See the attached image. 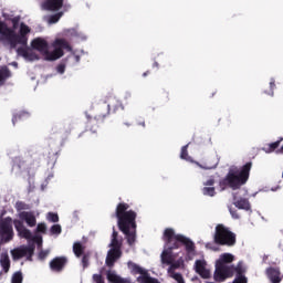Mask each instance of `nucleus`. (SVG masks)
Instances as JSON below:
<instances>
[{"instance_id":"nucleus-1","label":"nucleus","mask_w":283,"mask_h":283,"mask_svg":"<svg viewBox=\"0 0 283 283\" xmlns=\"http://www.w3.org/2000/svg\"><path fill=\"white\" fill-rule=\"evenodd\" d=\"M115 218H117V226L119 231L124 233L127 243L132 247L136 242V218L138 213L129 210V203L119 202L115 210Z\"/></svg>"},{"instance_id":"nucleus-2","label":"nucleus","mask_w":283,"mask_h":283,"mask_svg":"<svg viewBox=\"0 0 283 283\" xmlns=\"http://www.w3.org/2000/svg\"><path fill=\"white\" fill-rule=\"evenodd\" d=\"M251 167H253V163L249 161L240 169L230 168L226 177L219 181L221 191H226L229 188L232 189V191H238L243 185H247L251 174Z\"/></svg>"},{"instance_id":"nucleus-3","label":"nucleus","mask_w":283,"mask_h":283,"mask_svg":"<svg viewBox=\"0 0 283 283\" xmlns=\"http://www.w3.org/2000/svg\"><path fill=\"white\" fill-rule=\"evenodd\" d=\"M118 109H123V104L116 97H109L107 103L97 104L95 107L94 118L88 117L86 123L87 129L93 134H96L98 129L97 123H103L105 118L109 116V114H116Z\"/></svg>"},{"instance_id":"nucleus-4","label":"nucleus","mask_w":283,"mask_h":283,"mask_svg":"<svg viewBox=\"0 0 283 283\" xmlns=\"http://www.w3.org/2000/svg\"><path fill=\"white\" fill-rule=\"evenodd\" d=\"M213 241L219 247H235L237 235L224 224L219 223L214 229Z\"/></svg>"},{"instance_id":"nucleus-5","label":"nucleus","mask_w":283,"mask_h":283,"mask_svg":"<svg viewBox=\"0 0 283 283\" xmlns=\"http://www.w3.org/2000/svg\"><path fill=\"white\" fill-rule=\"evenodd\" d=\"M31 48L41 54H44L46 61H56L63 56V50L61 49H54L53 52H50L48 41L43 40V38L32 40Z\"/></svg>"},{"instance_id":"nucleus-6","label":"nucleus","mask_w":283,"mask_h":283,"mask_svg":"<svg viewBox=\"0 0 283 283\" xmlns=\"http://www.w3.org/2000/svg\"><path fill=\"white\" fill-rule=\"evenodd\" d=\"M14 229L18 231L19 238H23L24 240H31V242H34L38 244V249H41L43 247V237L35 234L32 235V231L30 229L25 228L23 224V221H20L19 219L13 220Z\"/></svg>"},{"instance_id":"nucleus-7","label":"nucleus","mask_w":283,"mask_h":283,"mask_svg":"<svg viewBox=\"0 0 283 283\" xmlns=\"http://www.w3.org/2000/svg\"><path fill=\"white\" fill-rule=\"evenodd\" d=\"M36 247L34 243L29 245H21L20 248H15L11 251V255L13 260H21V258H27L29 262H32V258L34 255Z\"/></svg>"},{"instance_id":"nucleus-8","label":"nucleus","mask_w":283,"mask_h":283,"mask_svg":"<svg viewBox=\"0 0 283 283\" xmlns=\"http://www.w3.org/2000/svg\"><path fill=\"white\" fill-rule=\"evenodd\" d=\"M214 282H224L229 277H233V265L216 263Z\"/></svg>"},{"instance_id":"nucleus-9","label":"nucleus","mask_w":283,"mask_h":283,"mask_svg":"<svg viewBox=\"0 0 283 283\" xmlns=\"http://www.w3.org/2000/svg\"><path fill=\"white\" fill-rule=\"evenodd\" d=\"M0 34L1 39L9 42L10 49L15 50L17 45H19V42L15 38L14 30L8 28V24L0 21Z\"/></svg>"},{"instance_id":"nucleus-10","label":"nucleus","mask_w":283,"mask_h":283,"mask_svg":"<svg viewBox=\"0 0 283 283\" xmlns=\"http://www.w3.org/2000/svg\"><path fill=\"white\" fill-rule=\"evenodd\" d=\"M178 238H184L182 234H176V231H174V229L171 228H167L164 231V241L167 244V249L170 250H176V249H180V240H178Z\"/></svg>"},{"instance_id":"nucleus-11","label":"nucleus","mask_w":283,"mask_h":283,"mask_svg":"<svg viewBox=\"0 0 283 283\" xmlns=\"http://www.w3.org/2000/svg\"><path fill=\"white\" fill-rule=\"evenodd\" d=\"M0 235L4 242H10L14 238V231L12 230V219L10 217L4 218L0 222Z\"/></svg>"},{"instance_id":"nucleus-12","label":"nucleus","mask_w":283,"mask_h":283,"mask_svg":"<svg viewBox=\"0 0 283 283\" xmlns=\"http://www.w3.org/2000/svg\"><path fill=\"white\" fill-rule=\"evenodd\" d=\"M67 256H55L50 261L49 266L53 273H63L65 266H67Z\"/></svg>"},{"instance_id":"nucleus-13","label":"nucleus","mask_w":283,"mask_h":283,"mask_svg":"<svg viewBox=\"0 0 283 283\" xmlns=\"http://www.w3.org/2000/svg\"><path fill=\"white\" fill-rule=\"evenodd\" d=\"M195 271L203 280H209V277H211V272L207 270V261L205 260H197L195 262Z\"/></svg>"},{"instance_id":"nucleus-14","label":"nucleus","mask_w":283,"mask_h":283,"mask_svg":"<svg viewBox=\"0 0 283 283\" xmlns=\"http://www.w3.org/2000/svg\"><path fill=\"white\" fill-rule=\"evenodd\" d=\"M123 255V252L118 249H111L107 253L105 264L108 266V269H113L114 264H116V261L120 260V256Z\"/></svg>"},{"instance_id":"nucleus-15","label":"nucleus","mask_w":283,"mask_h":283,"mask_svg":"<svg viewBox=\"0 0 283 283\" xmlns=\"http://www.w3.org/2000/svg\"><path fill=\"white\" fill-rule=\"evenodd\" d=\"M17 54L18 56H22V59H25V61H39V54L28 48H18Z\"/></svg>"},{"instance_id":"nucleus-16","label":"nucleus","mask_w":283,"mask_h":283,"mask_svg":"<svg viewBox=\"0 0 283 283\" xmlns=\"http://www.w3.org/2000/svg\"><path fill=\"white\" fill-rule=\"evenodd\" d=\"M20 222H25L29 227H36V216L34 211H22L19 213Z\"/></svg>"},{"instance_id":"nucleus-17","label":"nucleus","mask_w":283,"mask_h":283,"mask_svg":"<svg viewBox=\"0 0 283 283\" xmlns=\"http://www.w3.org/2000/svg\"><path fill=\"white\" fill-rule=\"evenodd\" d=\"M43 10H49L50 12H57L63 8V0H45L42 4Z\"/></svg>"},{"instance_id":"nucleus-18","label":"nucleus","mask_w":283,"mask_h":283,"mask_svg":"<svg viewBox=\"0 0 283 283\" xmlns=\"http://www.w3.org/2000/svg\"><path fill=\"white\" fill-rule=\"evenodd\" d=\"M106 279L111 283H132V280L122 277L114 270L106 271Z\"/></svg>"},{"instance_id":"nucleus-19","label":"nucleus","mask_w":283,"mask_h":283,"mask_svg":"<svg viewBox=\"0 0 283 283\" xmlns=\"http://www.w3.org/2000/svg\"><path fill=\"white\" fill-rule=\"evenodd\" d=\"M127 266L132 273V275H139V277H145L149 272L143 269L140 265L134 263L133 261L127 262Z\"/></svg>"},{"instance_id":"nucleus-20","label":"nucleus","mask_w":283,"mask_h":283,"mask_svg":"<svg viewBox=\"0 0 283 283\" xmlns=\"http://www.w3.org/2000/svg\"><path fill=\"white\" fill-rule=\"evenodd\" d=\"M160 260L161 264H166V266H168V264H171L172 262H176V259L174 258V250L169 248L164 250L161 252Z\"/></svg>"},{"instance_id":"nucleus-21","label":"nucleus","mask_w":283,"mask_h":283,"mask_svg":"<svg viewBox=\"0 0 283 283\" xmlns=\"http://www.w3.org/2000/svg\"><path fill=\"white\" fill-rule=\"evenodd\" d=\"M178 240L180 241V244H184L186 247L187 253H193L196 251V243L191 241V239L187 237H178Z\"/></svg>"},{"instance_id":"nucleus-22","label":"nucleus","mask_w":283,"mask_h":283,"mask_svg":"<svg viewBox=\"0 0 283 283\" xmlns=\"http://www.w3.org/2000/svg\"><path fill=\"white\" fill-rule=\"evenodd\" d=\"M0 266L2 268V271L4 273H8L10 271V255L8 252H2L0 254Z\"/></svg>"},{"instance_id":"nucleus-23","label":"nucleus","mask_w":283,"mask_h":283,"mask_svg":"<svg viewBox=\"0 0 283 283\" xmlns=\"http://www.w3.org/2000/svg\"><path fill=\"white\" fill-rule=\"evenodd\" d=\"M234 207H237V209H243L244 211H251V202L245 198H240L234 201Z\"/></svg>"},{"instance_id":"nucleus-24","label":"nucleus","mask_w":283,"mask_h":283,"mask_svg":"<svg viewBox=\"0 0 283 283\" xmlns=\"http://www.w3.org/2000/svg\"><path fill=\"white\" fill-rule=\"evenodd\" d=\"M13 169H18L20 172L28 169V164L22 157H15L13 160Z\"/></svg>"},{"instance_id":"nucleus-25","label":"nucleus","mask_w":283,"mask_h":283,"mask_svg":"<svg viewBox=\"0 0 283 283\" xmlns=\"http://www.w3.org/2000/svg\"><path fill=\"white\" fill-rule=\"evenodd\" d=\"M73 253L75 258H82V255H85V245L81 243L80 241L73 243Z\"/></svg>"},{"instance_id":"nucleus-26","label":"nucleus","mask_w":283,"mask_h":283,"mask_svg":"<svg viewBox=\"0 0 283 283\" xmlns=\"http://www.w3.org/2000/svg\"><path fill=\"white\" fill-rule=\"evenodd\" d=\"M10 76H11V73L8 66L0 67V86L6 85V81H8Z\"/></svg>"},{"instance_id":"nucleus-27","label":"nucleus","mask_w":283,"mask_h":283,"mask_svg":"<svg viewBox=\"0 0 283 283\" xmlns=\"http://www.w3.org/2000/svg\"><path fill=\"white\" fill-rule=\"evenodd\" d=\"M235 260V256L231 253H223L220 255L219 260H217V264H231Z\"/></svg>"},{"instance_id":"nucleus-28","label":"nucleus","mask_w":283,"mask_h":283,"mask_svg":"<svg viewBox=\"0 0 283 283\" xmlns=\"http://www.w3.org/2000/svg\"><path fill=\"white\" fill-rule=\"evenodd\" d=\"M55 50H70V42L65 39H56L53 43Z\"/></svg>"},{"instance_id":"nucleus-29","label":"nucleus","mask_w":283,"mask_h":283,"mask_svg":"<svg viewBox=\"0 0 283 283\" xmlns=\"http://www.w3.org/2000/svg\"><path fill=\"white\" fill-rule=\"evenodd\" d=\"M138 283H161L158 279L153 277L151 274H146L144 276H138L137 277Z\"/></svg>"},{"instance_id":"nucleus-30","label":"nucleus","mask_w":283,"mask_h":283,"mask_svg":"<svg viewBox=\"0 0 283 283\" xmlns=\"http://www.w3.org/2000/svg\"><path fill=\"white\" fill-rule=\"evenodd\" d=\"M237 273V277H247L244 274L247 273V269L242 263H238V265H233V274Z\"/></svg>"},{"instance_id":"nucleus-31","label":"nucleus","mask_w":283,"mask_h":283,"mask_svg":"<svg viewBox=\"0 0 283 283\" xmlns=\"http://www.w3.org/2000/svg\"><path fill=\"white\" fill-rule=\"evenodd\" d=\"M91 258H92V252H85L84 254H82L81 264H82L83 271H85V269L90 268V259Z\"/></svg>"},{"instance_id":"nucleus-32","label":"nucleus","mask_w":283,"mask_h":283,"mask_svg":"<svg viewBox=\"0 0 283 283\" xmlns=\"http://www.w3.org/2000/svg\"><path fill=\"white\" fill-rule=\"evenodd\" d=\"M15 210L19 211L20 213L22 211H28V210H30V205H28L23 201H17L15 202Z\"/></svg>"},{"instance_id":"nucleus-33","label":"nucleus","mask_w":283,"mask_h":283,"mask_svg":"<svg viewBox=\"0 0 283 283\" xmlns=\"http://www.w3.org/2000/svg\"><path fill=\"white\" fill-rule=\"evenodd\" d=\"M282 140H283V137H281L279 140L274 142V143L269 144V147L266 150L268 154L275 151V149H277V147H280V143H282Z\"/></svg>"},{"instance_id":"nucleus-34","label":"nucleus","mask_w":283,"mask_h":283,"mask_svg":"<svg viewBox=\"0 0 283 283\" xmlns=\"http://www.w3.org/2000/svg\"><path fill=\"white\" fill-rule=\"evenodd\" d=\"M202 193L203 196H209L210 198H213V196H216V187H203Z\"/></svg>"},{"instance_id":"nucleus-35","label":"nucleus","mask_w":283,"mask_h":283,"mask_svg":"<svg viewBox=\"0 0 283 283\" xmlns=\"http://www.w3.org/2000/svg\"><path fill=\"white\" fill-rule=\"evenodd\" d=\"M270 280L272 283L282 282V279L280 277V272L272 270V272L270 273Z\"/></svg>"},{"instance_id":"nucleus-36","label":"nucleus","mask_w":283,"mask_h":283,"mask_svg":"<svg viewBox=\"0 0 283 283\" xmlns=\"http://www.w3.org/2000/svg\"><path fill=\"white\" fill-rule=\"evenodd\" d=\"M11 283H23V273H21V272H15V273L12 275Z\"/></svg>"},{"instance_id":"nucleus-37","label":"nucleus","mask_w":283,"mask_h":283,"mask_svg":"<svg viewBox=\"0 0 283 283\" xmlns=\"http://www.w3.org/2000/svg\"><path fill=\"white\" fill-rule=\"evenodd\" d=\"M61 17H63V12H57L53 15L49 17V23H59V21L61 20Z\"/></svg>"},{"instance_id":"nucleus-38","label":"nucleus","mask_w":283,"mask_h":283,"mask_svg":"<svg viewBox=\"0 0 283 283\" xmlns=\"http://www.w3.org/2000/svg\"><path fill=\"white\" fill-rule=\"evenodd\" d=\"M39 233H48V226H45V223H38L35 235H39Z\"/></svg>"},{"instance_id":"nucleus-39","label":"nucleus","mask_w":283,"mask_h":283,"mask_svg":"<svg viewBox=\"0 0 283 283\" xmlns=\"http://www.w3.org/2000/svg\"><path fill=\"white\" fill-rule=\"evenodd\" d=\"M20 45H28V36L27 35H19L15 33L14 36Z\"/></svg>"},{"instance_id":"nucleus-40","label":"nucleus","mask_w":283,"mask_h":283,"mask_svg":"<svg viewBox=\"0 0 283 283\" xmlns=\"http://www.w3.org/2000/svg\"><path fill=\"white\" fill-rule=\"evenodd\" d=\"M24 116H28V113L20 112L18 114H14L13 117H12V124L17 125V120H21V118H23Z\"/></svg>"},{"instance_id":"nucleus-41","label":"nucleus","mask_w":283,"mask_h":283,"mask_svg":"<svg viewBox=\"0 0 283 283\" xmlns=\"http://www.w3.org/2000/svg\"><path fill=\"white\" fill-rule=\"evenodd\" d=\"M188 147H189V144L186 146H182V148H181L180 158L182 160H187V158H189V151L187 150Z\"/></svg>"},{"instance_id":"nucleus-42","label":"nucleus","mask_w":283,"mask_h":283,"mask_svg":"<svg viewBox=\"0 0 283 283\" xmlns=\"http://www.w3.org/2000/svg\"><path fill=\"white\" fill-rule=\"evenodd\" d=\"M27 34H30V27H28L24 23H22L20 25V35L27 36Z\"/></svg>"},{"instance_id":"nucleus-43","label":"nucleus","mask_w":283,"mask_h":283,"mask_svg":"<svg viewBox=\"0 0 283 283\" xmlns=\"http://www.w3.org/2000/svg\"><path fill=\"white\" fill-rule=\"evenodd\" d=\"M109 247H112V249H117L118 251H120V247H123V243H120L118 239H112Z\"/></svg>"},{"instance_id":"nucleus-44","label":"nucleus","mask_w":283,"mask_h":283,"mask_svg":"<svg viewBox=\"0 0 283 283\" xmlns=\"http://www.w3.org/2000/svg\"><path fill=\"white\" fill-rule=\"evenodd\" d=\"M49 222H59V214L54 212H49L46 216Z\"/></svg>"},{"instance_id":"nucleus-45","label":"nucleus","mask_w":283,"mask_h":283,"mask_svg":"<svg viewBox=\"0 0 283 283\" xmlns=\"http://www.w3.org/2000/svg\"><path fill=\"white\" fill-rule=\"evenodd\" d=\"M61 231H62V229H61L60 224H54L51 227L52 235H59V234H61Z\"/></svg>"},{"instance_id":"nucleus-46","label":"nucleus","mask_w":283,"mask_h":283,"mask_svg":"<svg viewBox=\"0 0 283 283\" xmlns=\"http://www.w3.org/2000/svg\"><path fill=\"white\" fill-rule=\"evenodd\" d=\"M48 255H50V250H41L38 254V258L39 260H41V262H43V260H45Z\"/></svg>"},{"instance_id":"nucleus-47","label":"nucleus","mask_w":283,"mask_h":283,"mask_svg":"<svg viewBox=\"0 0 283 283\" xmlns=\"http://www.w3.org/2000/svg\"><path fill=\"white\" fill-rule=\"evenodd\" d=\"M93 282L105 283V277H103V274H93Z\"/></svg>"},{"instance_id":"nucleus-48","label":"nucleus","mask_w":283,"mask_h":283,"mask_svg":"<svg viewBox=\"0 0 283 283\" xmlns=\"http://www.w3.org/2000/svg\"><path fill=\"white\" fill-rule=\"evenodd\" d=\"M171 277H174L177 283H185V279L182 277L181 273L174 272Z\"/></svg>"},{"instance_id":"nucleus-49","label":"nucleus","mask_w":283,"mask_h":283,"mask_svg":"<svg viewBox=\"0 0 283 283\" xmlns=\"http://www.w3.org/2000/svg\"><path fill=\"white\" fill-rule=\"evenodd\" d=\"M168 266H169L168 273H171V271H176V269H179L180 264H178L175 261H172L171 263L168 264Z\"/></svg>"},{"instance_id":"nucleus-50","label":"nucleus","mask_w":283,"mask_h":283,"mask_svg":"<svg viewBox=\"0 0 283 283\" xmlns=\"http://www.w3.org/2000/svg\"><path fill=\"white\" fill-rule=\"evenodd\" d=\"M273 90H275V81L272 80L270 82V92H265V94H269V96H273Z\"/></svg>"},{"instance_id":"nucleus-51","label":"nucleus","mask_w":283,"mask_h":283,"mask_svg":"<svg viewBox=\"0 0 283 283\" xmlns=\"http://www.w3.org/2000/svg\"><path fill=\"white\" fill-rule=\"evenodd\" d=\"M249 280L247 279V276H243V277H235L233 283H248Z\"/></svg>"},{"instance_id":"nucleus-52","label":"nucleus","mask_w":283,"mask_h":283,"mask_svg":"<svg viewBox=\"0 0 283 283\" xmlns=\"http://www.w3.org/2000/svg\"><path fill=\"white\" fill-rule=\"evenodd\" d=\"M203 185L205 187H213L216 185V179L210 178Z\"/></svg>"},{"instance_id":"nucleus-53","label":"nucleus","mask_w":283,"mask_h":283,"mask_svg":"<svg viewBox=\"0 0 283 283\" xmlns=\"http://www.w3.org/2000/svg\"><path fill=\"white\" fill-rule=\"evenodd\" d=\"M19 21H20L19 17H15L11 20V23L13 24L14 30L19 28Z\"/></svg>"},{"instance_id":"nucleus-54","label":"nucleus","mask_w":283,"mask_h":283,"mask_svg":"<svg viewBox=\"0 0 283 283\" xmlns=\"http://www.w3.org/2000/svg\"><path fill=\"white\" fill-rule=\"evenodd\" d=\"M56 70L59 72V74H64L65 73V64H59L56 66Z\"/></svg>"},{"instance_id":"nucleus-55","label":"nucleus","mask_w":283,"mask_h":283,"mask_svg":"<svg viewBox=\"0 0 283 283\" xmlns=\"http://www.w3.org/2000/svg\"><path fill=\"white\" fill-rule=\"evenodd\" d=\"M230 213H231L232 218H234V220L240 219V214H238V211L230 209Z\"/></svg>"},{"instance_id":"nucleus-56","label":"nucleus","mask_w":283,"mask_h":283,"mask_svg":"<svg viewBox=\"0 0 283 283\" xmlns=\"http://www.w3.org/2000/svg\"><path fill=\"white\" fill-rule=\"evenodd\" d=\"M112 239H118V233L116 232L115 229H113Z\"/></svg>"},{"instance_id":"nucleus-57","label":"nucleus","mask_w":283,"mask_h":283,"mask_svg":"<svg viewBox=\"0 0 283 283\" xmlns=\"http://www.w3.org/2000/svg\"><path fill=\"white\" fill-rule=\"evenodd\" d=\"M137 125L142 126V127H145V119H139L137 122Z\"/></svg>"},{"instance_id":"nucleus-58","label":"nucleus","mask_w":283,"mask_h":283,"mask_svg":"<svg viewBox=\"0 0 283 283\" xmlns=\"http://www.w3.org/2000/svg\"><path fill=\"white\" fill-rule=\"evenodd\" d=\"M201 169H216V166H200Z\"/></svg>"},{"instance_id":"nucleus-59","label":"nucleus","mask_w":283,"mask_h":283,"mask_svg":"<svg viewBox=\"0 0 283 283\" xmlns=\"http://www.w3.org/2000/svg\"><path fill=\"white\" fill-rule=\"evenodd\" d=\"M153 67H156L157 70L160 67V64H158V62L157 61H155L154 63H153Z\"/></svg>"},{"instance_id":"nucleus-60","label":"nucleus","mask_w":283,"mask_h":283,"mask_svg":"<svg viewBox=\"0 0 283 283\" xmlns=\"http://www.w3.org/2000/svg\"><path fill=\"white\" fill-rule=\"evenodd\" d=\"M148 74H151V72H150V71H146V72L143 73V76H144V77H145V76H148Z\"/></svg>"},{"instance_id":"nucleus-61","label":"nucleus","mask_w":283,"mask_h":283,"mask_svg":"<svg viewBox=\"0 0 283 283\" xmlns=\"http://www.w3.org/2000/svg\"><path fill=\"white\" fill-rule=\"evenodd\" d=\"M276 154H283V146L276 150Z\"/></svg>"},{"instance_id":"nucleus-62","label":"nucleus","mask_w":283,"mask_h":283,"mask_svg":"<svg viewBox=\"0 0 283 283\" xmlns=\"http://www.w3.org/2000/svg\"><path fill=\"white\" fill-rule=\"evenodd\" d=\"M126 125H127V127H129V125H132V124L126 123Z\"/></svg>"}]
</instances>
